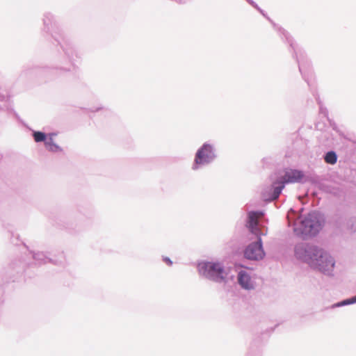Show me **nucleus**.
<instances>
[{
	"instance_id": "1",
	"label": "nucleus",
	"mask_w": 356,
	"mask_h": 356,
	"mask_svg": "<svg viewBox=\"0 0 356 356\" xmlns=\"http://www.w3.org/2000/svg\"><path fill=\"white\" fill-rule=\"evenodd\" d=\"M295 252L298 259L319 270L328 271L334 266L333 259L323 250L316 245L299 244L296 247Z\"/></svg>"
},
{
	"instance_id": "2",
	"label": "nucleus",
	"mask_w": 356,
	"mask_h": 356,
	"mask_svg": "<svg viewBox=\"0 0 356 356\" xmlns=\"http://www.w3.org/2000/svg\"><path fill=\"white\" fill-rule=\"evenodd\" d=\"M263 216L264 213L261 211L248 213L247 227L252 234L258 237L257 241L250 243L244 251L245 257L250 260L262 259L265 256L261 236L266 234L267 229L259 223V220Z\"/></svg>"
},
{
	"instance_id": "3",
	"label": "nucleus",
	"mask_w": 356,
	"mask_h": 356,
	"mask_svg": "<svg viewBox=\"0 0 356 356\" xmlns=\"http://www.w3.org/2000/svg\"><path fill=\"white\" fill-rule=\"evenodd\" d=\"M296 179L274 180L261 188L260 195L263 200L270 202L278 198L286 184L293 182Z\"/></svg>"
},
{
	"instance_id": "4",
	"label": "nucleus",
	"mask_w": 356,
	"mask_h": 356,
	"mask_svg": "<svg viewBox=\"0 0 356 356\" xmlns=\"http://www.w3.org/2000/svg\"><path fill=\"white\" fill-rule=\"evenodd\" d=\"M216 157L213 145L208 143H204L195 154L193 169L196 170L200 166L211 163Z\"/></svg>"
},
{
	"instance_id": "5",
	"label": "nucleus",
	"mask_w": 356,
	"mask_h": 356,
	"mask_svg": "<svg viewBox=\"0 0 356 356\" xmlns=\"http://www.w3.org/2000/svg\"><path fill=\"white\" fill-rule=\"evenodd\" d=\"M200 270L206 277L215 281L220 282L224 280L226 273L220 263L206 262L199 265Z\"/></svg>"
},
{
	"instance_id": "6",
	"label": "nucleus",
	"mask_w": 356,
	"mask_h": 356,
	"mask_svg": "<svg viewBox=\"0 0 356 356\" xmlns=\"http://www.w3.org/2000/svg\"><path fill=\"white\" fill-rule=\"evenodd\" d=\"M32 136L35 143H44L45 149L51 153L58 154L63 152V149L55 143L51 138H47L45 133L39 131H33Z\"/></svg>"
},
{
	"instance_id": "7",
	"label": "nucleus",
	"mask_w": 356,
	"mask_h": 356,
	"mask_svg": "<svg viewBox=\"0 0 356 356\" xmlns=\"http://www.w3.org/2000/svg\"><path fill=\"white\" fill-rule=\"evenodd\" d=\"M303 233L308 235H315L319 230L320 224L318 222H312L309 218L302 221Z\"/></svg>"
},
{
	"instance_id": "8",
	"label": "nucleus",
	"mask_w": 356,
	"mask_h": 356,
	"mask_svg": "<svg viewBox=\"0 0 356 356\" xmlns=\"http://www.w3.org/2000/svg\"><path fill=\"white\" fill-rule=\"evenodd\" d=\"M238 280L242 287L246 289H252L253 284L251 282L250 275L244 271H241L238 273Z\"/></svg>"
},
{
	"instance_id": "9",
	"label": "nucleus",
	"mask_w": 356,
	"mask_h": 356,
	"mask_svg": "<svg viewBox=\"0 0 356 356\" xmlns=\"http://www.w3.org/2000/svg\"><path fill=\"white\" fill-rule=\"evenodd\" d=\"M303 175L300 171L287 169L285 172V175L282 178H302Z\"/></svg>"
},
{
	"instance_id": "10",
	"label": "nucleus",
	"mask_w": 356,
	"mask_h": 356,
	"mask_svg": "<svg viewBox=\"0 0 356 356\" xmlns=\"http://www.w3.org/2000/svg\"><path fill=\"white\" fill-rule=\"evenodd\" d=\"M337 155L334 152H327L325 156V161L330 164H334L337 162Z\"/></svg>"
},
{
	"instance_id": "11",
	"label": "nucleus",
	"mask_w": 356,
	"mask_h": 356,
	"mask_svg": "<svg viewBox=\"0 0 356 356\" xmlns=\"http://www.w3.org/2000/svg\"><path fill=\"white\" fill-rule=\"evenodd\" d=\"M56 133H49V134H45V136L47 138H51L52 140H54V137L56 136Z\"/></svg>"
},
{
	"instance_id": "12",
	"label": "nucleus",
	"mask_w": 356,
	"mask_h": 356,
	"mask_svg": "<svg viewBox=\"0 0 356 356\" xmlns=\"http://www.w3.org/2000/svg\"><path fill=\"white\" fill-rule=\"evenodd\" d=\"M164 261L169 266L172 265V262L171 261V260L169 258H165Z\"/></svg>"
},
{
	"instance_id": "13",
	"label": "nucleus",
	"mask_w": 356,
	"mask_h": 356,
	"mask_svg": "<svg viewBox=\"0 0 356 356\" xmlns=\"http://www.w3.org/2000/svg\"><path fill=\"white\" fill-rule=\"evenodd\" d=\"M356 302V296H355V297H354L353 298H352V300H348V302H348V303H353V302Z\"/></svg>"
},
{
	"instance_id": "14",
	"label": "nucleus",
	"mask_w": 356,
	"mask_h": 356,
	"mask_svg": "<svg viewBox=\"0 0 356 356\" xmlns=\"http://www.w3.org/2000/svg\"><path fill=\"white\" fill-rule=\"evenodd\" d=\"M252 5H253L254 7H256L257 8V6L254 4V3L253 1H252L251 0H248Z\"/></svg>"
}]
</instances>
